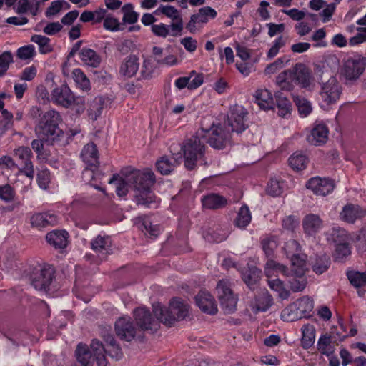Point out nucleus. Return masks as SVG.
Instances as JSON below:
<instances>
[{"label":"nucleus","instance_id":"8fccbe9b","mask_svg":"<svg viewBox=\"0 0 366 366\" xmlns=\"http://www.w3.org/2000/svg\"><path fill=\"white\" fill-rule=\"evenodd\" d=\"M136 224L139 229L151 237H157L159 233V229L157 226L152 225L150 221L145 217H139L137 219Z\"/></svg>","mask_w":366,"mask_h":366},{"label":"nucleus","instance_id":"1a4fd4ad","mask_svg":"<svg viewBox=\"0 0 366 366\" xmlns=\"http://www.w3.org/2000/svg\"><path fill=\"white\" fill-rule=\"evenodd\" d=\"M217 291L224 312L226 314L234 312L237 310L238 297L232 291L229 280H219L217 285Z\"/></svg>","mask_w":366,"mask_h":366},{"label":"nucleus","instance_id":"6e6d98bb","mask_svg":"<svg viewBox=\"0 0 366 366\" xmlns=\"http://www.w3.org/2000/svg\"><path fill=\"white\" fill-rule=\"evenodd\" d=\"M104 28L112 32L122 31L124 25L122 24L118 19L110 14H108L103 23Z\"/></svg>","mask_w":366,"mask_h":366},{"label":"nucleus","instance_id":"f8f14e48","mask_svg":"<svg viewBox=\"0 0 366 366\" xmlns=\"http://www.w3.org/2000/svg\"><path fill=\"white\" fill-rule=\"evenodd\" d=\"M365 66V58L360 56L350 57L345 62L342 74L347 80H355L363 73Z\"/></svg>","mask_w":366,"mask_h":366},{"label":"nucleus","instance_id":"2eb2a0df","mask_svg":"<svg viewBox=\"0 0 366 366\" xmlns=\"http://www.w3.org/2000/svg\"><path fill=\"white\" fill-rule=\"evenodd\" d=\"M115 331L121 340L128 342L133 340L137 333V329L129 317H122L117 320Z\"/></svg>","mask_w":366,"mask_h":366},{"label":"nucleus","instance_id":"412c9836","mask_svg":"<svg viewBox=\"0 0 366 366\" xmlns=\"http://www.w3.org/2000/svg\"><path fill=\"white\" fill-rule=\"evenodd\" d=\"M57 223V216L50 212L35 213L31 217V226L38 229L54 226Z\"/></svg>","mask_w":366,"mask_h":366},{"label":"nucleus","instance_id":"cd10ccee","mask_svg":"<svg viewBox=\"0 0 366 366\" xmlns=\"http://www.w3.org/2000/svg\"><path fill=\"white\" fill-rule=\"evenodd\" d=\"M290 259L291 261L292 275L297 277H301L302 276H304L307 270V255L301 252Z\"/></svg>","mask_w":366,"mask_h":366},{"label":"nucleus","instance_id":"72a5a7b5","mask_svg":"<svg viewBox=\"0 0 366 366\" xmlns=\"http://www.w3.org/2000/svg\"><path fill=\"white\" fill-rule=\"evenodd\" d=\"M301 344L304 349H309L315 343V329L312 325L306 324L301 328Z\"/></svg>","mask_w":366,"mask_h":366},{"label":"nucleus","instance_id":"20e7f679","mask_svg":"<svg viewBox=\"0 0 366 366\" xmlns=\"http://www.w3.org/2000/svg\"><path fill=\"white\" fill-rule=\"evenodd\" d=\"M76 360L83 366H92L96 361L98 366H107L104 347L98 340H94L88 347L86 345H78L76 352Z\"/></svg>","mask_w":366,"mask_h":366},{"label":"nucleus","instance_id":"c03bdc74","mask_svg":"<svg viewBox=\"0 0 366 366\" xmlns=\"http://www.w3.org/2000/svg\"><path fill=\"white\" fill-rule=\"evenodd\" d=\"M31 41L39 46V51L41 54H46L53 50V46L50 44V39L45 36L34 34L31 36Z\"/></svg>","mask_w":366,"mask_h":366},{"label":"nucleus","instance_id":"6ab92c4d","mask_svg":"<svg viewBox=\"0 0 366 366\" xmlns=\"http://www.w3.org/2000/svg\"><path fill=\"white\" fill-rule=\"evenodd\" d=\"M54 277V271L51 268H43L39 272L34 274L31 284L37 290H46L49 289Z\"/></svg>","mask_w":366,"mask_h":366},{"label":"nucleus","instance_id":"c756f323","mask_svg":"<svg viewBox=\"0 0 366 366\" xmlns=\"http://www.w3.org/2000/svg\"><path fill=\"white\" fill-rule=\"evenodd\" d=\"M83 161L89 166L97 167L98 161V151L93 143L85 145L81 153Z\"/></svg>","mask_w":366,"mask_h":366},{"label":"nucleus","instance_id":"338daca9","mask_svg":"<svg viewBox=\"0 0 366 366\" xmlns=\"http://www.w3.org/2000/svg\"><path fill=\"white\" fill-rule=\"evenodd\" d=\"M103 99L102 97L95 98L92 103L89 110V116L94 120H96L100 116L103 108Z\"/></svg>","mask_w":366,"mask_h":366},{"label":"nucleus","instance_id":"bf43d9fd","mask_svg":"<svg viewBox=\"0 0 366 366\" xmlns=\"http://www.w3.org/2000/svg\"><path fill=\"white\" fill-rule=\"evenodd\" d=\"M297 108L300 114L305 117L312 112V106L310 102L302 97H296L294 99Z\"/></svg>","mask_w":366,"mask_h":366},{"label":"nucleus","instance_id":"052dcab7","mask_svg":"<svg viewBox=\"0 0 366 366\" xmlns=\"http://www.w3.org/2000/svg\"><path fill=\"white\" fill-rule=\"evenodd\" d=\"M347 277L350 283L356 287H362L366 284V272H349Z\"/></svg>","mask_w":366,"mask_h":366},{"label":"nucleus","instance_id":"680f3d73","mask_svg":"<svg viewBox=\"0 0 366 366\" xmlns=\"http://www.w3.org/2000/svg\"><path fill=\"white\" fill-rule=\"evenodd\" d=\"M288 61L287 56L278 58L265 68L264 73L269 75L273 74L282 69Z\"/></svg>","mask_w":366,"mask_h":366},{"label":"nucleus","instance_id":"de8ad7c7","mask_svg":"<svg viewBox=\"0 0 366 366\" xmlns=\"http://www.w3.org/2000/svg\"><path fill=\"white\" fill-rule=\"evenodd\" d=\"M268 285L271 290L277 292L282 300H287L290 297V291L285 288L283 282L278 278L268 279Z\"/></svg>","mask_w":366,"mask_h":366},{"label":"nucleus","instance_id":"09e8293b","mask_svg":"<svg viewBox=\"0 0 366 366\" xmlns=\"http://www.w3.org/2000/svg\"><path fill=\"white\" fill-rule=\"evenodd\" d=\"M285 188V183L280 178H272L267 185V193L273 197L280 196Z\"/></svg>","mask_w":366,"mask_h":366},{"label":"nucleus","instance_id":"3c124183","mask_svg":"<svg viewBox=\"0 0 366 366\" xmlns=\"http://www.w3.org/2000/svg\"><path fill=\"white\" fill-rule=\"evenodd\" d=\"M155 14H162L172 21H175L182 18L181 11L172 5H161L155 11Z\"/></svg>","mask_w":366,"mask_h":366},{"label":"nucleus","instance_id":"a211bd4d","mask_svg":"<svg viewBox=\"0 0 366 366\" xmlns=\"http://www.w3.org/2000/svg\"><path fill=\"white\" fill-rule=\"evenodd\" d=\"M195 302L199 309L205 313L214 315L217 312L214 298L207 291L199 292L195 297Z\"/></svg>","mask_w":366,"mask_h":366},{"label":"nucleus","instance_id":"0e129e2a","mask_svg":"<svg viewBox=\"0 0 366 366\" xmlns=\"http://www.w3.org/2000/svg\"><path fill=\"white\" fill-rule=\"evenodd\" d=\"M13 63V55L11 51H4L0 54V77L3 76Z\"/></svg>","mask_w":366,"mask_h":366},{"label":"nucleus","instance_id":"0eeeda50","mask_svg":"<svg viewBox=\"0 0 366 366\" xmlns=\"http://www.w3.org/2000/svg\"><path fill=\"white\" fill-rule=\"evenodd\" d=\"M199 134L207 139L212 147L217 149H222L231 143L232 134L226 126L212 124L209 129L202 128Z\"/></svg>","mask_w":366,"mask_h":366},{"label":"nucleus","instance_id":"c9c22d12","mask_svg":"<svg viewBox=\"0 0 366 366\" xmlns=\"http://www.w3.org/2000/svg\"><path fill=\"white\" fill-rule=\"evenodd\" d=\"M264 272L268 279L278 276L280 274L288 275L287 267L281 264L276 262L272 259L267 262L264 268Z\"/></svg>","mask_w":366,"mask_h":366},{"label":"nucleus","instance_id":"dca6fc26","mask_svg":"<svg viewBox=\"0 0 366 366\" xmlns=\"http://www.w3.org/2000/svg\"><path fill=\"white\" fill-rule=\"evenodd\" d=\"M134 318L137 324L142 330H154L158 327V322H160L157 318H153L149 310L144 307L136 309L134 312Z\"/></svg>","mask_w":366,"mask_h":366},{"label":"nucleus","instance_id":"473e14b6","mask_svg":"<svg viewBox=\"0 0 366 366\" xmlns=\"http://www.w3.org/2000/svg\"><path fill=\"white\" fill-rule=\"evenodd\" d=\"M202 205L206 209H214L224 207L227 200L217 194H210L202 199Z\"/></svg>","mask_w":366,"mask_h":366},{"label":"nucleus","instance_id":"9b49d317","mask_svg":"<svg viewBox=\"0 0 366 366\" xmlns=\"http://www.w3.org/2000/svg\"><path fill=\"white\" fill-rule=\"evenodd\" d=\"M295 84L308 91H313L315 87V78L311 70L304 64H296L292 70Z\"/></svg>","mask_w":366,"mask_h":366},{"label":"nucleus","instance_id":"603ef678","mask_svg":"<svg viewBox=\"0 0 366 366\" xmlns=\"http://www.w3.org/2000/svg\"><path fill=\"white\" fill-rule=\"evenodd\" d=\"M281 319L285 322H293L301 319L300 314H298V309L294 302L289 305L282 311Z\"/></svg>","mask_w":366,"mask_h":366},{"label":"nucleus","instance_id":"37998d69","mask_svg":"<svg viewBox=\"0 0 366 366\" xmlns=\"http://www.w3.org/2000/svg\"><path fill=\"white\" fill-rule=\"evenodd\" d=\"M107 348L104 347V354L107 353L111 357L116 360H119L122 356V350L118 345L113 336L108 335L106 339Z\"/></svg>","mask_w":366,"mask_h":366},{"label":"nucleus","instance_id":"864d4df0","mask_svg":"<svg viewBox=\"0 0 366 366\" xmlns=\"http://www.w3.org/2000/svg\"><path fill=\"white\" fill-rule=\"evenodd\" d=\"M287 37L280 36L273 41L270 49L267 53L268 59H272L275 57L280 52V50L283 48L287 43Z\"/></svg>","mask_w":366,"mask_h":366},{"label":"nucleus","instance_id":"69168bd1","mask_svg":"<svg viewBox=\"0 0 366 366\" xmlns=\"http://www.w3.org/2000/svg\"><path fill=\"white\" fill-rule=\"evenodd\" d=\"M284 250L287 257L288 258H291L296 254L301 253V246L297 241L290 239L285 243Z\"/></svg>","mask_w":366,"mask_h":366},{"label":"nucleus","instance_id":"b1692460","mask_svg":"<svg viewBox=\"0 0 366 366\" xmlns=\"http://www.w3.org/2000/svg\"><path fill=\"white\" fill-rule=\"evenodd\" d=\"M255 102L264 110L272 109L274 107V98L272 93L267 89L260 88L254 94Z\"/></svg>","mask_w":366,"mask_h":366},{"label":"nucleus","instance_id":"774afa93","mask_svg":"<svg viewBox=\"0 0 366 366\" xmlns=\"http://www.w3.org/2000/svg\"><path fill=\"white\" fill-rule=\"evenodd\" d=\"M356 31H357V34L351 37L348 41V44L350 46H358L366 42V26L357 27Z\"/></svg>","mask_w":366,"mask_h":366},{"label":"nucleus","instance_id":"4be33fe9","mask_svg":"<svg viewBox=\"0 0 366 366\" xmlns=\"http://www.w3.org/2000/svg\"><path fill=\"white\" fill-rule=\"evenodd\" d=\"M323 227V222L317 214H308L302 219V228L307 236H315Z\"/></svg>","mask_w":366,"mask_h":366},{"label":"nucleus","instance_id":"393cba45","mask_svg":"<svg viewBox=\"0 0 366 366\" xmlns=\"http://www.w3.org/2000/svg\"><path fill=\"white\" fill-rule=\"evenodd\" d=\"M139 59L135 55L127 56L122 63L119 73L124 77L134 76L139 69Z\"/></svg>","mask_w":366,"mask_h":366},{"label":"nucleus","instance_id":"4c0bfd02","mask_svg":"<svg viewBox=\"0 0 366 366\" xmlns=\"http://www.w3.org/2000/svg\"><path fill=\"white\" fill-rule=\"evenodd\" d=\"M72 78L78 89L83 92H89L91 89L90 81L81 69H74L72 71Z\"/></svg>","mask_w":366,"mask_h":366},{"label":"nucleus","instance_id":"7ed1b4c3","mask_svg":"<svg viewBox=\"0 0 366 366\" xmlns=\"http://www.w3.org/2000/svg\"><path fill=\"white\" fill-rule=\"evenodd\" d=\"M61 120V115L58 112L49 110L45 112L35 127L38 137L48 142L56 140L61 134V130L59 128Z\"/></svg>","mask_w":366,"mask_h":366},{"label":"nucleus","instance_id":"a19ab883","mask_svg":"<svg viewBox=\"0 0 366 366\" xmlns=\"http://www.w3.org/2000/svg\"><path fill=\"white\" fill-rule=\"evenodd\" d=\"M252 220V214L247 206L244 205L239 209L234 221L235 226L239 229H245Z\"/></svg>","mask_w":366,"mask_h":366},{"label":"nucleus","instance_id":"4468645a","mask_svg":"<svg viewBox=\"0 0 366 366\" xmlns=\"http://www.w3.org/2000/svg\"><path fill=\"white\" fill-rule=\"evenodd\" d=\"M14 155L21 161L24 166L19 168V172L24 173L30 179L34 178V169L31 160L32 152L28 147H19L14 150Z\"/></svg>","mask_w":366,"mask_h":366},{"label":"nucleus","instance_id":"ddd939ff","mask_svg":"<svg viewBox=\"0 0 366 366\" xmlns=\"http://www.w3.org/2000/svg\"><path fill=\"white\" fill-rule=\"evenodd\" d=\"M335 182L328 177H314L306 183V187L315 195L325 197L334 190Z\"/></svg>","mask_w":366,"mask_h":366},{"label":"nucleus","instance_id":"c85d7f7f","mask_svg":"<svg viewBox=\"0 0 366 366\" xmlns=\"http://www.w3.org/2000/svg\"><path fill=\"white\" fill-rule=\"evenodd\" d=\"M79 59L85 65L93 68H97L102 61L101 56L89 48H83L80 51Z\"/></svg>","mask_w":366,"mask_h":366},{"label":"nucleus","instance_id":"5fc2aeb1","mask_svg":"<svg viewBox=\"0 0 366 366\" xmlns=\"http://www.w3.org/2000/svg\"><path fill=\"white\" fill-rule=\"evenodd\" d=\"M262 249L267 257H272L277 248V242L274 237H264L261 241Z\"/></svg>","mask_w":366,"mask_h":366},{"label":"nucleus","instance_id":"13d9d810","mask_svg":"<svg viewBox=\"0 0 366 366\" xmlns=\"http://www.w3.org/2000/svg\"><path fill=\"white\" fill-rule=\"evenodd\" d=\"M199 19L204 25L209 21V19H214L217 13V11L210 6H204L199 9L198 12L195 14Z\"/></svg>","mask_w":366,"mask_h":366},{"label":"nucleus","instance_id":"f257e3e1","mask_svg":"<svg viewBox=\"0 0 366 366\" xmlns=\"http://www.w3.org/2000/svg\"><path fill=\"white\" fill-rule=\"evenodd\" d=\"M155 182V175L150 169L134 170L125 177L114 175L109 180V184L115 183L117 194L120 197H125L129 190L134 189L135 201L137 204L147 207L153 205L157 207L158 202L151 187Z\"/></svg>","mask_w":366,"mask_h":366},{"label":"nucleus","instance_id":"aec40b11","mask_svg":"<svg viewBox=\"0 0 366 366\" xmlns=\"http://www.w3.org/2000/svg\"><path fill=\"white\" fill-rule=\"evenodd\" d=\"M365 214V211L359 205L349 203L342 207L339 217L342 221L349 224H353Z\"/></svg>","mask_w":366,"mask_h":366},{"label":"nucleus","instance_id":"423d86ee","mask_svg":"<svg viewBox=\"0 0 366 366\" xmlns=\"http://www.w3.org/2000/svg\"><path fill=\"white\" fill-rule=\"evenodd\" d=\"M51 98L54 104L66 108L75 104L77 107L76 112L79 114L84 111V98L75 97L70 88L66 84H62L54 89L51 92Z\"/></svg>","mask_w":366,"mask_h":366},{"label":"nucleus","instance_id":"49530a36","mask_svg":"<svg viewBox=\"0 0 366 366\" xmlns=\"http://www.w3.org/2000/svg\"><path fill=\"white\" fill-rule=\"evenodd\" d=\"M290 167L296 170L305 169L308 163L307 156L301 152H295L289 158Z\"/></svg>","mask_w":366,"mask_h":366},{"label":"nucleus","instance_id":"e2e57ef3","mask_svg":"<svg viewBox=\"0 0 366 366\" xmlns=\"http://www.w3.org/2000/svg\"><path fill=\"white\" fill-rule=\"evenodd\" d=\"M69 4L65 0H56L51 2V5L46 11V16L47 17L56 15L64 6L66 9L69 8Z\"/></svg>","mask_w":366,"mask_h":366},{"label":"nucleus","instance_id":"bb28decb","mask_svg":"<svg viewBox=\"0 0 366 366\" xmlns=\"http://www.w3.org/2000/svg\"><path fill=\"white\" fill-rule=\"evenodd\" d=\"M180 159L181 156L174 154L170 158L162 157L156 163L157 169L162 174H169L175 167L179 164Z\"/></svg>","mask_w":366,"mask_h":366},{"label":"nucleus","instance_id":"e433bc0d","mask_svg":"<svg viewBox=\"0 0 366 366\" xmlns=\"http://www.w3.org/2000/svg\"><path fill=\"white\" fill-rule=\"evenodd\" d=\"M317 347L318 351L326 356L333 355L335 351V345L332 342V337L327 334L322 335L320 337Z\"/></svg>","mask_w":366,"mask_h":366},{"label":"nucleus","instance_id":"f03ea898","mask_svg":"<svg viewBox=\"0 0 366 366\" xmlns=\"http://www.w3.org/2000/svg\"><path fill=\"white\" fill-rule=\"evenodd\" d=\"M152 307L157 320L169 326L175 320L184 319L189 311V305L178 297L171 300L168 308L162 307L159 303L153 304Z\"/></svg>","mask_w":366,"mask_h":366},{"label":"nucleus","instance_id":"7c9ffc66","mask_svg":"<svg viewBox=\"0 0 366 366\" xmlns=\"http://www.w3.org/2000/svg\"><path fill=\"white\" fill-rule=\"evenodd\" d=\"M276 84L282 90H292L295 84L292 71L287 69L280 73L276 77Z\"/></svg>","mask_w":366,"mask_h":366},{"label":"nucleus","instance_id":"ea45409f","mask_svg":"<svg viewBox=\"0 0 366 366\" xmlns=\"http://www.w3.org/2000/svg\"><path fill=\"white\" fill-rule=\"evenodd\" d=\"M296 307L298 309V314H300L301 319L305 317L312 310L314 304L312 299L308 296H304L295 302Z\"/></svg>","mask_w":366,"mask_h":366},{"label":"nucleus","instance_id":"58836bf2","mask_svg":"<svg viewBox=\"0 0 366 366\" xmlns=\"http://www.w3.org/2000/svg\"><path fill=\"white\" fill-rule=\"evenodd\" d=\"M261 271L259 270L257 267H249L242 272V277L244 282L247 285V286L254 289L255 285L259 280Z\"/></svg>","mask_w":366,"mask_h":366},{"label":"nucleus","instance_id":"79ce46f5","mask_svg":"<svg viewBox=\"0 0 366 366\" xmlns=\"http://www.w3.org/2000/svg\"><path fill=\"white\" fill-rule=\"evenodd\" d=\"M330 265V257L325 254L317 257L312 262V269L313 272L317 274H321L326 272Z\"/></svg>","mask_w":366,"mask_h":366},{"label":"nucleus","instance_id":"2f4dec72","mask_svg":"<svg viewBox=\"0 0 366 366\" xmlns=\"http://www.w3.org/2000/svg\"><path fill=\"white\" fill-rule=\"evenodd\" d=\"M272 302V295L266 290L255 298L252 303V310L255 312H266L271 307Z\"/></svg>","mask_w":366,"mask_h":366},{"label":"nucleus","instance_id":"39448f33","mask_svg":"<svg viewBox=\"0 0 366 366\" xmlns=\"http://www.w3.org/2000/svg\"><path fill=\"white\" fill-rule=\"evenodd\" d=\"M199 132L196 136L188 139L182 147L184 153V164L188 169H193L197 163L201 165L207 164L205 159V145L200 139Z\"/></svg>","mask_w":366,"mask_h":366},{"label":"nucleus","instance_id":"a18cd8bd","mask_svg":"<svg viewBox=\"0 0 366 366\" xmlns=\"http://www.w3.org/2000/svg\"><path fill=\"white\" fill-rule=\"evenodd\" d=\"M123 13L122 21L124 24H134L137 22L139 14L134 10V6L130 4H126L122 7Z\"/></svg>","mask_w":366,"mask_h":366},{"label":"nucleus","instance_id":"f3484780","mask_svg":"<svg viewBox=\"0 0 366 366\" xmlns=\"http://www.w3.org/2000/svg\"><path fill=\"white\" fill-rule=\"evenodd\" d=\"M340 237V242L338 240L335 239L336 242L335 250L334 253L335 259L338 261H342L345 257L349 256L351 253L350 247L346 240L347 239V234L345 229H337L334 230L332 236Z\"/></svg>","mask_w":366,"mask_h":366},{"label":"nucleus","instance_id":"4d7b16f0","mask_svg":"<svg viewBox=\"0 0 366 366\" xmlns=\"http://www.w3.org/2000/svg\"><path fill=\"white\" fill-rule=\"evenodd\" d=\"M13 118V114L7 109H3L1 111V115L0 117V132L1 134L12 127Z\"/></svg>","mask_w":366,"mask_h":366},{"label":"nucleus","instance_id":"a878e982","mask_svg":"<svg viewBox=\"0 0 366 366\" xmlns=\"http://www.w3.org/2000/svg\"><path fill=\"white\" fill-rule=\"evenodd\" d=\"M68 237L69 234L65 230H54L49 232L46 236L48 243L56 249L65 248L68 243Z\"/></svg>","mask_w":366,"mask_h":366},{"label":"nucleus","instance_id":"6e6552de","mask_svg":"<svg viewBox=\"0 0 366 366\" xmlns=\"http://www.w3.org/2000/svg\"><path fill=\"white\" fill-rule=\"evenodd\" d=\"M342 92V86L336 77L330 76L326 82L321 84L318 98L320 107L328 109L330 106L336 104L340 99Z\"/></svg>","mask_w":366,"mask_h":366},{"label":"nucleus","instance_id":"5701e85b","mask_svg":"<svg viewBox=\"0 0 366 366\" xmlns=\"http://www.w3.org/2000/svg\"><path fill=\"white\" fill-rule=\"evenodd\" d=\"M328 128L323 123H316L307 136L310 144L317 146L325 144L328 138Z\"/></svg>","mask_w":366,"mask_h":366},{"label":"nucleus","instance_id":"9d476101","mask_svg":"<svg viewBox=\"0 0 366 366\" xmlns=\"http://www.w3.org/2000/svg\"><path fill=\"white\" fill-rule=\"evenodd\" d=\"M247 112L245 108L241 105H234L230 109L227 118V129L232 133L239 134L245 131L248 127Z\"/></svg>","mask_w":366,"mask_h":366},{"label":"nucleus","instance_id":"f704fd0d","mask_svg":"<svg viewBox=\"0 0 366 366\" xmlns=\"http://www.w3.org/2000/svg\"><path fill=\"white\" fill-rule=\"evenodd\" d=\"M111 240L109 237L98 235L92 242V248L97 253L107 255L109 253Z\"/></svg>","mask_w":366,"mask_h":366}]
</instances>
